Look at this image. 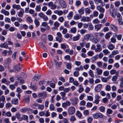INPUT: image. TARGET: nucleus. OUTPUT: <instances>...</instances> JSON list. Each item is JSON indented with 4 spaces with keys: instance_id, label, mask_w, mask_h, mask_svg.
Segmentation results:
<instances>
[{
    "instance_id": "nucleus-1",
    "label": "nucleus",
    "mask_w": 123,
    "mask_h": 123,
    "mask_svg": "<svg viewBox=\"0 0 123 123\" xmlns=\"http://www.w3.org/2000/svg\"><path fill=\"white\" fill-rule=\"evenodd\" d=\"M56 35L57 37H56V40L59 43L61 42L63 40L62 35L60 32H59L57 33Z\"/></svg>"
},
{
    "instance_id": "nucleus-2",
    "label": "nucleus",
    "mask_w": 123,
    "mask_h": 123,
    "mask_svg": "<svg viewBox=\"0 0 123 123\" xmlns=\"http://www.w3.org/2000/svg\"><path fill=\"white\" fill-rule=\"evenodd\" d=\"M58 1L62 7L64 8H66L67 5L65 1L63 0H58Z\"/></svg>"
},
{
    "instance_id": "nucleus-3",
    "label": "nucleus",
    "mask_w": 123,
    "mask_h": 123,
    "mask_svg": "<svg viewBox=\"0 0 123 123\" xmlns=\"http://www.w3.org/2000/svg\"><path fill=\"white\" fill-rule=\"evenodd\" d=\"M75 111V109L74 107H70L68 109V113L69 115H73Z\"/></svg>"
},
{
    "instance_id": "nucleus-4",
    "label": "nucleus",
    "mask_w": 123,
    "mask_h": 123,
    "mask_svg": "<svg viewBox=\"0 0 123 123\" xmlns=\"http://www.w3.org/2000/svg\"><path fill=\"white\" fill-rule=\"evenodd\" d=\"M20 65L19 64H17L13 67L14 72L18 73L20 70Z\"/></svg>"
},
{
    "instance_id": "nucleus-5",
    "label": "nucleus",
    "mask_w": 123,
    "mask_h": 123,
    "mask_svg": "<svg viewBox=\"0 0 123 123\" xmlns=\"http://www.w3.org/2000/svg\"><path fill=\"white\" fill-rule=\"evenodd\" d=\"M37 95L39 97L41 98H45L47 96L46 93L45 92H42L39 93Z\"/></svg>"
},
{
    "instance_id": "nucleus-6",
    "label": "nucleus",
    "mask_w": 123,
    "mask_h": 123,
    "mask_svg": "<svg viewBox=\"0 0 123 123\" xmlns=\"http://www.w3.org/2000/svg\"><path fill=\"white\" fill-rule=\"evenodd\" d=\"M102 85L101 84L98 85L95 88V92H100L102 87Z\"/></svg>"
},
{
    "instance_id": "nucleus-7",
    "label": "nucleus",
    "mask_w": 123,
    "mask_h": 123,
    "mask_svg": "<svg viewBox=\"0 0 123 123\" xmlns=\"http://www.w3.org/2000/svg\"><path fill=\"white\" fill-rule=\"evenodd\" d=\"M70 100L71 101L72 104L73 105H76L78 102V99L76 98H72L70 99Z\"/></svg>"
},
{
    "instance_id": "nucleus-8",
    "label": "nucleus",
    "mask_w": 123,
    "mask_h": 123,
    "mask_svg": "<svg viewBox=\"0 0 123 123\" xmlns=\"http://www.w3.org/2000/svg\"><path fill=\"white\" fill-rule=\"evenodd\" d=\"M91 18L88 17H83L81 19V21L83 22H88L90 21Z\"/></svg>"
},
{
    "instance_id": "nucleus-9",
    "label": "nucleus",
    "mask_w": 123,
    "mask_h": 123,
    "mask_svg": "<svg viewBox=\"0 0 123 123\" xmlns=\"http://www.w3.org/2000/svg\"><path fill=\"white\" fill-rule=\"evenodd\" d=\"M96 48L95 50V52H100L102 50L101 46L100 44H98L96 45Z\"/></svg>"
},
{
    "instance_id": "nucleus-10",
    "label": "nucleus",
    "mask_w": 123,
    "mask_h": 123,
    "mask_svg": "<svg viewBox=\"0 0 123 123\" xmlns=\"http://www.w3.org/2000/svg\"><path fill=\"white\" fill-rule=\"evenodd\" d=\"M30 98L29 95H25L24 98L25 102L26 103H28L30 101Z\"/></svg>"
},
{
    "instance_id": "nucleus-11",
    "label": "nucleus",
    "mask_w": 123,
    "mask_h": 123,
    "mask_svg": "<svg viewBox=\"0 0 123 123\" xmlns=\"http://www.w3.org/2000/svg\"><path fill=\"white\" fill-rule=\"evenodd\" d=\"M17 118L19 120V121H21L22 120H27L28 117L27 116H23L22 118L20 117V116H17Z\"/></svg>"
},
{
    "instance_id": "nucleus-12",
    "label": "nucleus",
    "mask_w": 123,
    "mask_h": 123,
    "mask_svg": "<svg viewBox=\"0 0 123 123\" xmlns=\"http://www.w3.org/2000/svg\"><path fill=\"white\" fill-rule=\"evenodd\" d=\"M97 9L101 13H104L105 11V9L101 6H97Z\"/></svg>"
},
{
    "instance_id": "nucleus-13",
    "label": "nucleus",
    "mask_w": 123,
    "mask_h": 123,
    "mask_svg": "<svg viewBox=\"0 0 123 123\" xmlns=\"http://www.w3.org/2000/svg\"><path fill=\"white\" fill-rule=\"evenodd\" d=\"M110 73L111 75L115 74L117 76H118L119 73L118 72H116V71L114 69H112L110 71Z\"/></svg>"
},
{
    "instance_id": "nucleus-14",
    "label": "nucleus",
    "mask_w": 123,
    "mask_h": 123,
    "mask_svg": "<svg viewBox=\"0 0 123 123\" xmlns=\"http://www.w3.org/2000/svg\"><path fill=\"white\" fill-rule=\"evenodd\" d=\"M92 35L91 34H87L84 36V39L87 40H89L91 38V37L92 36Z\"/></svg>"
},
{
    "instance_id": "nucleus-15",
    "label": "nucleus",
    "mask_w": 123,
    "mask_h": 123,
    "mask_svg": "<svg viewBox=\"0 0 123 123\" xmlns=\"http://www.w3.org/2000/svg\"><path fill=\"white\" fill-rule=\"evenodd\" d=\"M12 7L14 9H16L17 10H20L22 9L21 8V6L19 5H16L15 4H13L12 5Z\"/></svg>"
},
{
    "instance_id": "nucleus-16",
    "label": "nucleus",
    "mask_w": 123,
    "mask_h": 123,
    "mask_svg": "<svg viewBox=\"0 0 123 123\" xmlns=\"http://www.w3.org/2000/svg\"><path fill=\"white\" fill-rule=\"evenodd\" d=\"M65 92H60V94L62 96V99L63 100H65L66 99V98L65 96L66 94Z\"/></svg>"
},
{
    "instance_id": "nucleus-17",
    "label": "nucleus",
    "mask_w": 123,
    "mask_h": 123,
    "mask_svg": "<svg viewBox=\"0 0 123 123\" xmlns=\"http://www.w3.org/2000/svg\"><path fill=\"white\" fill-rule=\"evenodd\" d=\"M54 13L59 16L62 15L63 14V12L62 10H56L54 11Z\"/></svg>"
},
{
    "instance_id": "nucleus-18",
    "label": "nucleus",
    "mask_w": 123,
    "mask_h": 123,
    "mask_svg": "<svg viewBox=\"0 0 123 123\" xmlns=\"http://www.w3.org/2000/svg\"><path fill=\"white\" fill-rule=\"evenodd\" d=\"M82 18V16L81 15L79 14H76L74 16V19L78 20Z\"/></svg>"
},
{
    "instance_id": "nucleus-19",
    "label": "nucleus",
    "mask_w": 123,
    "mask_h": 123,
    "mask_svg": "<svg viewBox=\"0 0 123 123\" xmlns=\"http://www.w3.org/2000/svg\"><path fill=\"white\" fill-rule=\"evenodd\" d=\"M102 26V25L101 24L95 25L94 26V28L96 31H98L100 30Z\"/></svg>"
},
{
    "instance_id": "nucleus-20",
    "label": "nucleus",
    "mask_w": 123,
    "mask_h": 123,
    "mask_svg": "<svg viewBox=\"0 0 123 123\" xmlns=\"http://www.w3.org/2000/svg\"><path fill=\"white\" fill-rule=\"evenodd\" d=\"M0 47L1 48L7 49L8 47V46L7 43L5 42L1 44L0 45Z\"/></svg>"
},
{
    "instance_id": "nucleus-21",
    "label": "nucleus",
    "mask_w": 123,
    "mask_h": 123,
    "mask_svg": "<svg viewBox=\"0 0 123 123\" xmlns=\"http://www.w3.org/2000/svg\"><path fill=\"white\" fill-rule=\"evenodd\" d=\"M110 26L112 29H113L114 30L115 32H117L118 28L116 26L114 25L111 24L110 25Z\"/></svg>"
},
{
    "instance_id": "nucleus-22",
    "label": "nucleus",
    "mask_w": 123,
    "mask_h": 123,
    "mask_svg": "<svg viewBox=\"0 0 123 123\" xmlns=\"http://www.w3.org/2000/svg\"><path fill=\"white\" fill-rule=\"evenodd\" d=\"M98 55H96L95 56H92L91 58V62H93L98 59Z\"/></svg>"
},
{
    "instance_id": "nucleus-23",
    "label": "nucleus",
    "mask_w": 123,
    "mask_h": 123,
    "mask_svg": "<svg viewBox=\"0 0 123 123\" xmlns=\"http://www.w3.org/2000/svg\"><path fill=\"white\" fill-rule=\"evenodd\" d=\"M40 77V75H35L32 78V80L34 81H37L38 80Z\"/></svg>"
},
{
    "instance_id": "nucleus-24",
    "label": "nucleus",
    "mask_w": 123,
    "mask_h": 123,
    "mask_svg": "<svg viewBox=\"0 0 123 123\" xmlns=\"http://www.w3.org/2000/svg\"><path fill=\"white\" fill-rule=\"evenodd\" d=\"M80 34H78L76 36L74 37L73 40L74 41H76L78 40L80 38Z\"/></svg>"
},
{
    "instance_id": "nucleus-25",
    "label": "nucleus",
    "mask_w": 123,
    "mask_h": 123,
    "mask_svg": "<svg viewBox=\"0 0 123 123\" xmlns=\"http://www.w3.org/2000/svg\"><path fill=\"white\" fill-rule=\"evenodd\" d=\"M110 14L112 17L114 18H115L116 17V15L113 14L114 10L112 7H111V8L110 9Z\"/></svg>"
},
{
    "instance_id": "nucleus-26",
    "label": "nucleus",
    "mask_w": 123,
    "mask_h": 123,
    "mask_svg": "<svg viewBox=\"0 0 123 123\" xmlns=\"http://www.w3.org/2000/svg\"><path fill=\"white\" fill-rule=\"evenodd\" d=\"M21 11L18 12V15L19 17H22L24 13V10L22 9H20Z\"/></svg>"
},
{
    "instance_id": "nucleus-27",
    "label": "nucleus",
    "mask_w": 123,
    "mask_h": 123,
    "mask_svg": "<svg viewBox=\"0 0 123 123\" xmlns=\"http://www.w3.org/2000/svg\"><path fill=\"white\" fill-rule=\"evenodd\" d=\"M88 30H92L93 29V26L91 23H88Z\"/></svg>"
},
{
    "instance_id": "nucleus-28",
    "label": "nucleus",
    "mask_w": 123,
    "mask_h": 123,
    "mask_svg": "<svg viewBox=\"0 0 123 123\" xmlns=\"http://www.w3.org/2000/svg\"><path fill=\"white\" fill-rule=\"evenodd\" d=\"M1 12L6 16H8L9 14V12L6 10L2 9L1 11Z\"/></svg>"
},
{
    "instance_id": "nucleus-29",
    "label": "nucleus",
    "mask_w": 123,
    "mask_h": 123,
    "mask_svg": "<svg viewBox=\"0 0 123 123\" xmlns=\"http://www.w3.org/2000/svg\"><path fill=\"white\" fill-rule=\"evenodd\" d=\"M18 99L13 98L11 101L12 104L14 105H17L18 104Z\"/></svg>"
},
{
    "instance_id": "nucleus-30",
    "label": "nucleus",
    "mask_w": 123,
    "mask_h": 123,
    "mask_svg": "<svg viewBox=\"0 0 123 123\" xmlns=\"http://www.w3.org/2000/svg\"><path fill=\"white\" fill-rule=\"evenodd\" d=\"M73 15V12L71 11L70 12L67 16V17L68 19H70L72 17Z\"/></svg>"
},
{
    "instance_id": "nucleus-31",
    "label": "nucleus",
    "mask_w": 123,
    "mask_h": 123,
    "mask_svg": "<svg viewBox=\"0 0 123 123\" xmlns=\"http://www.w3.org/2000/svg\"><path fill=\"white\" fill-rule=\"evenodd\" d=\"M70 31L71 33L75 34L77 31V29L75 27H73L70 29Z\"/></svg>"
},
{
    "instance_id": "nucleus-32",
    "label": "nucleus",
    "mask_w": 123,
    "mask_h": 123,
    "mask_svg": "<svg viewBox=\"0 0 123 123\" xmlns=\"http://www.w3.org/2000/svg\"><path fill=\"white\" fill-rule=\"evenodd\" d=\"M96 70L98 75H100L102 74L103 71L102 70L98 68H97Z\"/></svg>"
},
{
    "instance_id": "nucleus-33",
    "label": "nucleus",
    "mask_w": 123,
    "mask_h": 123,
    "mask_svg": "<svg viewBox=\"0 0 123 123\" xmlns=\"http://www.w3.org/2000/svg\"><path fill=\"white\" fill-rule=\"evenodd\" d=\"M44 43H46L47 42V37L46 35H43L41 37Z\"/></svg>"
},
{
    "instance_id": "nucleus-34",
    "label": "nucleus",
    "mask_w": 123,
    "mask_h": 123,
    "mask_svg": "<svg viewBox=\"0 0 123 123\" xmlns=\"http://www.w3.org/2000/svg\"><path fill=\"white\" fill-rule=\"evenodd\" d=\"M108 48L110 50H112L115 48V46L112 44H110L108 46Z\"/></svg>"
},
{
    "instance_id": "nucleus-35",
    "label": "nucleus",
    "mask_w": 123,
    "mask_h": 123,
    "mask_svg": "<svg viewBox=\"0 0 123 123\" xmlns=\"http://www.w3.org/2000/svg\"><path fill=\"white\" fill-rule=\"evenodd\" d=\"M88 73L89 75L92 78H93L94 77L93 71L91 69H90L88 72Z\"/></svg>"
},
{
    "instance_id": "nucleus-36",
    "label": "nucleus",
    "mask_w": 123,
    "mask_h": 123,
    "mask_svg": "<svg viewBox=\"0 0 123 123\" xmlns=\"http://www.w3.org/2000/svg\"><path fill=\"white\" fill-rule=\"evenodd\" d=\"M61 48L63 49H65L68 48V45H66L64 44H61Z\"/></svg>"
},
{
    "instance_id": "nucleus-37",
    "label": "nucleus",
    "mask_w": 123,
    "mask_h": 123,
    "mask_svg": "<svg viewBox=\"0 0 123 123\" xmlns=\"http://www.w3.org/2000/svg\"><path fill=\"white\" fill-rule=\"evenodd\" d=\"M64 20V17L62 16L59 18L58 19V20L61 23L63 22Z\"/></svg>"
},
{
    "instance_id": "nucleus-38",
    "label": "nucleus",
    "mask_w": 123,
    "mask_h": 123,
    "mask_svg": "<svg viewBox=\"0 0 123 123\" xmlns=\"http://www.w3.org/2000/svg\"><path fill=\"white\" fill-rule=\"evenodd\" d=\"M79 87L80 88L78 90L79 92V93H81L84 90V88L81 85H79Z\"/></svg>"
},
{
    "instance_id": "nucleus-39",
    "label": "nucleus",
    "mask_w": 123,
    "mask_h": 123,
    "mask_svg": "<svg viewBox=\"0 0 123 123\" xmlns=\"http://www.w3.org/2000/svg\"><path fill=\"white\" fill-rule=\"evenodd\" d=\"M34 22L36 26H37L40 25V22L39 21L36 19H35Z\"/></svg>"
},
{
    "instance_id": "nucleus-40",
    "label": "nucleus",
    "mask_w": 123,
    "mask_h": 123,
    "mask_svg": "<svg viewBox=\"0 0 123 123\" xmlns=\"http://www.w3.org/2000/svg\"><path fill=\"white\" fill-rule=\"evenodd\" d=\"M78 12L80 14V15L84 14V10L82 8H81L79 10H78Z\"/></svg>"
},
{
    "instance_id": "nucleus-41",
    "label": "nucleus",
    "mask_w": 123,
    "mask_h": 123,
    "mask_svg": "<svg viewBox=\"0 0 123 123\" xmlns=\"http://www.w3.org/2000/svg\"><path fill=\"white\" fill-rule=\"evenodd\" d=\"M52 13V12L49 9L46 12V15H50Z\"/></svg>"
},
{
    "instance_id": "nucleus-42",
    "label": "nucleus",
    "mask_w": 123,
    "mask_h": 123,
    "mask_svg": "<svg viewBox=\"0 0 123 123\" xmlns=\"http://www.w3.org/2000/svg\"><path fill=\"white\" fill-rule=\"evenodd\" d=\"M72 37V35L71 34H69L68 33H67L64 36L65 38H68L69 37L71 38Z\"/></svg>"
},
{
    "instance_id": "nucleus-43",
    "label": "nucleus",
    "mask_w": 123,
    "mask_h": 123,
    "mask_svg": "<svg viewBox=\"0 0 123 123\" xmlns=\"http://www.w3.org/2000/svg\"><path fill=\"white\" fill-rule=\"evenodd\" d=\"M20 27L21 28H21L23 27L25 30L27 29L28 28L27 26L25 24L22 25L21 24Z\"/></svg>"
},
{
    "instance_id": "nucleus-44",
    "label": "nucleus",
    "mask_w": 123,
    "mask_h": 123,
    "mask_svg": "<svg viewBox=\"0 0 123 123\" xmlns=\"http://www.w3.org/2000/svg\"><path fill=\"white\" fill-rule=\"evenodd\" d=\"M96 4H98L99 3H103V2L102 0H93Z\"/></svg>"
},
{
    "instance_id": "nucleus-45",
    "label": "nucleus",
    "mask_w": 123,
    "mask_h": 123,
    "mask_svg": "<svg viewBox=\"0 0 123 123\" xmlns=\"http://www.w3.org/2000/svg\"><path fill=\"white\" fill-rule=\"evenodd\" d=\"M117 76L114 75L112 77V80L113 81H117Z\"/></svg>"
},
{
    "instance_id": "nucleus-46",
    "label": "nucleus",
    "mask_w": 123,
    "mask_h": 123,
    "mask_svg": "<svg viewBox=\"0 0 123 123\" xmlns=\"http://www.w3.org/2000/svg\"><path fill=\"white\" fill-rule=\"evenodd\" d=\"M99 22V21L98 20L97 18H96L93 20L92 22L94 24H96L98 23Z\"/></svg>"
},
{
    "instance_id": "nucleus-47",
    "label": "nucleus",
    "mask_w": 123,
    "mask_h": 123,
    "mask_svg": "<svg viewBox=\"0 0 123 123\" xmlns=\"http://www.w3.org/2000/svg\"><path fill=\"white\" fill-rule=\"evenodd\" d=\"M71 64L70 63H68L67 64V68L68 69H70L71 68Z\"/></svg>"
},
{
    "instance_id": "nucleus-48",
    "label": "nucleus",
    "mask_w": 123,
    "mask_h": 123,
    "mask_svg": "<svg viewBox=\"0 0 123 123\" xmlns=\"http://www.w3.org/2000/svg\"><path fill=\"white\" fill-rule=\"evenodd\" d=\"M54 26L57 28L60 25V24L57 22H55L54 23Z\"/></svg>"
},
{
    "instance_id": "nucleus-49",
    "label": "nucleus",
    "mask_w": 123,
    "mask_h": 123,
    "mask_svg": "<svg viewBox=\"0 0 123 123\" xmlns=\"http://www.w3.org/2000/svg\"><path fill=\"white\" fill-rule=\"evenodd\" d=\"M119 52L118 50H114L112 52V54L113 55H115L118 54Z\"/></svg>"
},
{
    "instance_id": "nucleus-50",
    "label": "nucleus",
    "mask_w": 123,
    "mask_h": 123,
    "mask_svg": "<svg viewBox=\"0 0 123 123\" xmlns=\"http://www.w3.org/2000/svg\"><path fill=\"white\" fill-rule=\"evenodd\" d=\"M80 33L82 34H84L87 32V31L86 30L82 29L80 31Z\"/></svg>"
},
{
    "instance_id": "nucleus-51",
    "label": "nucleus",
    "mask_w": 123,
    "mask_h": 123,
    "mask_svg": "<svg viewBox=\"0 0 123 123\" xmlns=\"http://www.w3.org/2000/svg\"><path fill=\"white\" fill-rule=\"evenodd\" d=\"M85 12L86 13L89 14L91 13L90 10L88 8H86L85 10Z\"/></svg>"
},
{
    "instance_id": "nucleus-52",
    "label": "nucleus",
    "mask_w": 123,
    "mask_h": 123,
    "mask_svg": "<svg viewBox=\"0 0 123 123\" xmlns=\"http://www.w3.org/2000/svg\"><path fill=\"white\" fill-rule=\"evenodd\" d=\"M71 90V89L69 88H64L63 91L64 92H65V93H66L67 92H68L69 91H70Z\"/></svg>"
},
{
    "instance_id": "nucleus-53",
    "label": "nucleus",
    "mask_w": 123,
    "mask_h": 123,
    "mask_svg": "<svg viewBox=\"0 0 123 123\" xmlns=\"http://www.w3.org/2000/svg\"><path fill=\"white\" fill-rule=\"evenodd\" d=\"M48 39L50 41H52L53 39V38L52 36L51 35H49L48 36Z\"/></svg>"
},
{
    "instance_id": "nucleus-54",
    "label": "nucleus",
    "mask_w": 123,
    "mask_h": 123,
    "mask_svg": "<svg viewBox=\"0 0 123 123\" xmlns=\"http://www.w3.org/2000/svg\"><path fill=\"white\" fill-rule=\"evenodd\" d=\"M103 52L104 53L105 55L107 54L109 52L108 50L107 49H105L103 50Z\"/></svg>"
},
{
    "instance_id": "nucleus-55",
    "label": "nucleus",
    "mask_w": 123,
    "mask_h": 123,
    "mask_svg": "<svg viewBox=\"0 0 123 123\" xmlns=\"http://www.w3.org/2000/svg\"><path fill=\"white\" fill-rule=\"evenodd\" d=\"M97 64L98 66L100 67H101L102 66V62L100 61L98 62H97Z\"/></svg>"
},
{
    "instance_id": "nucleus-56",
    "label": "nucleus",
    "mask_w": 123,
    "mask_h": 123,
    "mask_svg": "<svg viewBox=\"0 0 123 123\" xmlns=\"http://www.w3.org/2000/svg\"><path fill=\"white\" fill-rule=\"evenodd\" d=\"M20 77H18V82L20 83L21 84H23L24 83V80L23 79H20Z\"/></svg>"
},
{
    "instance_id": "nucleus-57",
    "label": "nucleus",
    "mask_w": 123,
    "mask_h": 123,
    "mask_svg": "<svg viewBox=\"0 0 123 123\" xmlns=\"http://www.w3.org/2000/svg\"><path fill=\"white\" fill-rule=\"evenodd\" d=\"M92 103L88 102L87 103L86 106L87 107H91L92 106Z\"/></svg>"
},
{
    "instance_id": "nucleus-58",
    "label": "nucleus",
    "mask_w": 123,
    "mask_h": 123,
    "mask_svg": "<svg viewBox=\"0 0 123 123\" xmlns=\"http://www.w3.org/2000/svg\"><path fill=\"white\" fill-rule=\"evenodd\" d=\"M120 2L119 1H117L114 4L116 7H118L120 5Z\"/></svg>"
},
{
    "instance_id": "nucleus-59",
    "label": "nucleus",
    "mask_w": 123,
    "mask_h": 123,
    "mask_svg": "<svg viewBox=\"0 0 123 123\" xmlns=\"http://www.w3.org/2000/svg\"><path fill=\"white\" fill-rule=\"evenodd\" d=\"M27 20L30 23H32L33 22V20L30 17H28L27 18Z\"/></svg>"
},
{
    "instance_id": "nucleus-60",
    "label": "nucleus",
    "mask_w": 123,
    "mask_h": 123,
    "mask_svg": "<svg viewBox=\"0 0 123 123\" xmlns=\"http://www.w3.org/2000/svg\"><path fill=\"white\" fill-rule=\"evenodd\" d=\"M101 79L102 81L103 82H107V79L106 78L102 77Z\"/></svg>"
},
{
    "instance_id": "nucleus-61",
    "label": "nucleus",
    "mask_w": 123,
    "mask_h": 123,
    "mask_svg": "<svg viewBox=\"0 0 123 123\" xmlns=\"http://www.w3.org/2000/svg\"><path fill=\"white\" fill-rule=\"evenodd\" d=\"M42 18L43 19V21H46L48 20V17L45 15Z\"/></svg>"
},
{
    "instance_id": "nucleus-62",
    "label": "nucleus",
    "mask_w": 123,
    "mask_h": 123,
    "mask_svg": "<svg viewBox=\"0 0 123 123\" xmlns=\"http://www.w3.org/2000/svg\"><path fill=\"white\" fill-rule=\"evenodd\" d=\"M81 3V1L79 0H77L76 1V5L77 6H80Z\"/></svg>"
},
{
    "instance_id": "nucleus-63",
    "label": "nucleus",
    "mask_w": 123,
    "mask_h": 123,
    "mask_svg": "<svg viewBox=\"0 0 123 123\" xmlns=\"http://www.w3.org/2000/svg\"><path fill=\"white\" fill-rule=\"evenodd\" d=\"M74 75L76 77H77L79 75V72L77 71H75L74 73Z\"/></svg>"
},
{
    "instance_id": "nucleus-64",
    "label": "nucleus",
    "mask_w": 123,
    "mask_h": 123,
    "mask_svg": "<svg viewBox=\"0 0 123 123\" xmlns=\"http://www.w3.org/2000/svg\"><path fill=\"white\" fill-rule=\"evenodd\" d=\"M122 37V34H119L117 36V37L118 40H121Z\"/></svg>"
}]
</instances>
